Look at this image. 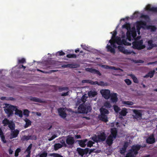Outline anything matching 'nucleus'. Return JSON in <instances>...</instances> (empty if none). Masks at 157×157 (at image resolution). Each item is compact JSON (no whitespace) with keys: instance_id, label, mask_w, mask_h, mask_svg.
Instances as JSON below:
<instances>
[{"instance_id":"f257e3e1","label":"nucleus","mask_w":157,"mask_h":157,"mask_svg":"<svg viewBox=\"0 0 157 157\" xmlns=\"http://www.w3.org/2000/svg\"><path fill=\"white\" fill-rule=\"evenodd\" d=\"M123 28H125L127 30L126 33L127 38L129 41L131 40L132 37L135 38L136 36V32L135 27H133L131 30L130 25L129 23H126L122 26Z\"/></svg>"},{"instance_id":"f03ea898","label":"nucleus","mask_w":157,"mask_h":157,"mask_svg":"<svg viewBox=\"0 0 157 157\" xmlns=\"http://www.w3.org/2000/svg\"><path fill=\"white\" fill-rule=\"evenodd\" d=\"M92 108L90 106L86 105L84 104L80 105L78 108V112L81 113L87 114L88 112L91 111Z\"/></svg>"},{"instance_id":"7ed1b4c3","label":"nucleus","mask_w":157,"mask_h":157,"mask_svg":"<svg viewBox=\"0 0 157 157\" xmlns=\"http://www.w3.org/2000/svg\"><path fill=\"white\" fill-rule=\"evenodd\" d=\"M132 44L133 48L138 50H140L145 48V45L143 44L142 40H135L132 43Z\"/></svg>"},{"instance_id":"20e7f679","label":"nucleus","mask_w":157,"mask_h":157,"mask_svg":"<svg viewBox=\"0 0 157 157\" xmlns=\"http://www.w3.org/2000/svg\"><path fill=\"white\" fill-rule=\"evenodd\" d=\"M141 147L140 145H134L132 146L131 149L128 151V152L131 153L132 154L136 155L138 154V151Z\"/></svg>"},{"instance_id":"39448f33","label":"nucleus","mask_w":157,"mask_h":157,"mask_svg":"<svg viewBox=\"0 0 157 157\" xmlns=\"http://www.w3.org/2000/svg\"><path fill=\"white\" fill-rule=\"evenodd\" d=\"M2 123L4 126H6L7 125L8 128H15V124L12 121H10L7 118H5L2 121Z\"/></svg>"},{"instance_id":"423d86ee","label":"nucleus","mask_w":157,"mask_h":157,"mask_svg":"<svg viewBox=\"0 0 157 157\" xmlns=\"http://www.w3.org/2000/svg\"><path fill=\"white\" fill-rule=\"evenodd\" d=\"M133 112L134 114L132 115L133 118L137 120H140L142 117V113L140 110L133 109Z\"/></svg>"},{"instance_id":"0eeeda50","label":"nucleus","mask_w":157,"mask_h":157,"mask_svg":"<svg viewBox=\"0 0 157 157\" xmlns=\"http://www.w3.org/2000/svg\"><path fill=\"white\" fill-rule=\"evenodd\" d=\"M16 106L10 105L7 107L5 109L6 113L7 114L8 117H10L13 114V112L15 109Z\"/></svg>"},{"instance_id":"6e6552de","label":"nucleus","mask_w":157,"mask_h":157,"mask_svg":"<svg viewBox=\"0 0 157 157\" xmlns=\"http://www.w3.org/2000/svg\"><path fill=\"white\" fill-rule=\"evenodd\" d=\"M146 25V22L144 21H138L137 23L136 28L137 32L138 34L140 33V30L141 28H144L143 26H145Z\"/></svg>"},{"instance_id":"1a4fd4ad","label":"nucleus","mask_w":157,"mask_h":157,"mask_svg":"<svg viewBox=\"0 0 157 157\" xmlns=\"http://www.w3.org/2000/svg\"><path fill=\"white\" fill-rule=\"evenodd\" d=\"M11 130L10 133V139H12L17 137L19 134V131L17 129L15 130V128H10Z\"/></svg>"},{"instance_id":"9d476101","label":"nucleus","mask_w":157,"mask_h":157,"mask_svg":"<svg viewBox=\"0 0 157 157\" xmlns=\"http://www.w3.org/2000/svg\"><path fill=\"white\" fill-rule=\"evenodd\" d=\"M36 137L35 135H24L21 138V140L23 142L24 141H27L28 140H36Z\"/></svg>"},{"instance_id":"9b49d317","label":"nucleus","mask_w":157,"mask_h":157,"mask_svg":"<svg viewBox=\"0 0 157 157\" xmlns=\"http://www.w3.org/2000/svg\"><path fill=\"white\" fill-rule=\"evenodd\" d=\"M115 43L114 42L112 43L111 45L113 48H112L110 45H107L106 48L108 52H110L111 53L114 54L115 53V50L114 48H117V46L115 44Z\"/></svg>"},{"instance_id":"f8f14e48","label":"nucleus","mask_w":157,"mask_h":157,"mask_svg":"<svg viewBox=\"0 0 157 157\" xmlns=\"http://www.w3.org/2000/svg\"><path fill=\"white\" fill-rule=\"evenodd\" d=\"M77 151L79 155L81 156H83L84 155L87 154L88 153L89 149L86 148L84 149L80 148H78L77 149Z\"/></svg>"},{"instance_id":"ddd939ff","label":"nucleus","mask_w":157,"mask_h":157,"mask_svg":"<svg viewBox=\"0 0 157 157\" xmlns=\"http://www.w3.org/2000/svg\"><path fill=\"white\" fill-rule=\"evenodd\" d=\"M102 96L106 99H108L110 98V91L109 90H105L101 92Z\"/></svg>"},{"instance_id":"4468645a","label":"nucleus","mask_w":157,"mask_h":157,"mask_svg":"<svg viewBox=\"0 0 157 157\" xmlns=\"http://www.w3.org/2000/svg\"><path fill=\"white\" fill-rule=\"evenodd\" d=\"M66 144L72 146L75 143V140L74 137L68 136L67 137L66 139Z\"/></svg>"},{"instance_id":"2eb2a0df","label":"nucleus","mask_w":157,"mask_h":157,"mask_svg":"<svg viewBox=\"0 0 157 157\" xmlns=\"http://www.w3.org/2000/svg\"><path fill=\"white\" fill-rule=\"evenodd\" d=\"M59 115L62 118H65L67 116V114L65 112L64 108H60L58 109Z\"/></svg>"},{"instance_id":"dca6fc26","label":"nucleus","mask_w":157,"mask_h":157,"mask_svg":"<svg viewBox=\"0 0 157 157\" xmlns=\"http://www.w3.org/2000/svg\"><path fill=\"white\" fill-rule=\"evenodd\" d=\"M117 48L121 52L123 53L124 54L126 55H129L131 54L132 52L128 51L127 49H125L124 47L121 46H119L117 47Z\"/></svg>"},{"instance_id":"f3484780","label":"nucleus","mask_w":157,"mask_h":157,"mask_svg":"<svg viewBox=\"0 0 157 157\" xmlns=\"http://www.w3.org/2000/svg\"><path fill=\"white\" fill-rule=\"evenodd\" d=\"M86 70L87 71L90 72L93 74H97L99 76L101 75V74L99 71L94 69L92 68H86Z\"/></svg>"},{"instance_id":"a211bd4d","label":"nucleus","mask_w":157,"mask_h":157,"mask_svg":"<svg viewBox=\"0 0 157 157\" xmlns=\"http://www.w3.org/2000/svg\"><path fill=\"white\" fill-rule=\"evenodd\" d=\"M111 134L109 135L113 137L114 139L116 138L117 134V128H111Z\"/></svg>"},{"instance_id":"6ab92c4d","label":"nucleus","mask_w":157,"mask_h":157,"mask_svg":"<svg viewBox=\"0 0 157 157\" xmlns=\"http://www.w3.org/2000/svg\"><path fill=\"white\" fill-rule=\"evenodd\" d=\"M98 139H99V141H104L106 138V136L104 132H102L98 136Z\"/></svg>"},{"instance_id":"aec40b11","label":"nucleus","mask_w":157,"mask_h":157,"mask_svg":"<svg viewBox=\"0 0 157 157\" xmlns=\"http://www.w3.org/2000/svg\"><path fill=\"white\" fill-rule=\"evenodd\" d=\"M87 141V139H85L84 140H78L77 141L78 142L79 145L82 147H84L86 146V142Z\"/></svg>"},{"instance_id":"412c9836","label":"nucleus","mask_w":157,"mask_h":157,"mask_svg":"<svg viewBox=\"0 0 157 157\" xmlns=\"http://www.w3.org/2000/svg\"><path fill=\"white\" fill-rule=\"evenodd\" d=\"M102 67L105 69H112L114 70H122L121 69L119 68H117L115 67L114 66H109L107 65H102Z\"/></svg>"},{"instance_id":"4be33fe9","label":"nucleus","mask_w":157,"mask_h":157,"mask_svg":"<svg viewBox=\"0 0 157 157\" xmlns=\"http://www.w3.org/2000/svg\"><path fill=\"white\" fill-rule=\"evenodd\" d=\"M114 139L113 137L109 135L106 140V142L108 145L110 146L112 144Z\"/></svg>"},{"instance_id":"5701e85b","label":"nucleus","mask_w":157,"mask_h":157,"mask_svg":"<svg viewBox=\"0 0 157 157\" xmlns=\"http://www.w3.org/2000/svg\"><path fill=\"white\" fill-rule=\"evenodd\" d=\"M110 98L111 101L113 102H116L117 101L118 99L116 93L111 94Z\"/></svg>"},{"instance_id":"b1692460","label":"nucleus","mask_w":157,"mask_h":157,"mask_svg":"<svg viewBox=\"0 0 157 157\" xmlns=\"http://www.w3.org/2000/svg\"><path fill=\"white\" fill-rule=\"evenodd\" d=\"M30 99L31 101H33L34 102L39 103H44V101L40 99L32 96L30 97Z\"/></svg>"},{"instance_id":"393cba45","label":"nucleus","mask_w":157,"mask_h":157,"mask_svg":"<svg viewBox=\"0 0 157 157\" xmlns=\"http://www.w3.org/2000/svg\"><path fill=\"white\" fill-rule=\"evenodd\" d=\"M147 143L149 144H153L155 142V139L153 136L148 137L146 140Z\"/></svg>"},{"instance_id":"a878e982","label":"nucleus","mask_w":157,"mask_h":157,"mask_svg":"<svg viewBox=\"0 0 157 157\" xmlns=\"http://www.w3.org/2000/svg\"><path fill=\"white\" fill-rule=\"evenodd\" d=\"M153 42V41L151 40H150L148 41L147 43L148 46V47L147 48L148 50H151L155 46Z\"/></svg>"},{"instance_id":"bb28decb","label":"nucleus","mask_w":157,"mask_h":157,"mask_svg":"<svg viewBox=\"0 0 157 157\" xmlns=\"http://www.w3.org/2000/svg\"><path fill=\"white\" fill-rule=\"evenodd\" d=\"M127 109L126 108H123L121 111L119 112L120 115L122 116H125L128 113Z\"/></svg>"},{"instance_id":"cd10ccee","label":"nucleus","mask_w":157,"mask_h":157,"mask_svg":"<svg viewBox=\"0 0 157 157\" xmlns=\"http://www.w3.org/2000/svg\"><path fill=\"white\" fill-rule=\"evenodd\" d=\"M100 111L101 115H106L109 113V111L107 109L103 108H101Z\"/></svg>"},{"instance_id":"c85d7f7f","label":"nucleus","mask_w":157,"mask_h":157,"mask_svg":"<svg viewBox=\"0 0 157 157\" xmlns=\"http://www.w3.org/2000/svg\"><path fill=\"white\" fill-rule=\"evenodd\" d=\"M114 41L117 44L119 45H122V40L120 37L118 36H116L114 39Z\"/></svg>"},{"instance_id":"c756f323","label":"nucleus","mask_w":157,"mask_h":157,"mask_svg":"<svg viewBox=\"0 0 157 157\" xmlns=\"http://www.w3.org/2000/svg\"><path fill=\"white\" fill-rule=\"evenodd\" d=\"M99 118L101 120L105 122L108 121V117L107 115H101L99 116Z\"/></svg>"},{"instance_id":"7c9ffc66","label":"nucleus","mask_w":157,"mask_h":157,"mask_svg":"<svg viewBox=\"0 0 157 157\" xmlns=\"http://www.w3.org/2000/svg\"><path fill=\"white\" fill-rule=\"evenodd\" d=\"M155 72V71L154 70L150 71L146 75L144 76V77L147 78L150 77V78H152Z\"/></svg>"},{"instance_id":"2f4dec72","label":"nucleus","mask_w":157,"mask_h":157,"mask_svg":"<svg viewBox=\"0 0 157 157\" xmlns=\"http://www.w3.org/2000/svg\"><path fill=\"white\" fill-rule=\"evenodd\" d=\"M15 111V115H18L20 117H23V114L22 111L21 110L18 109L16 107Z\"/></svg>"},{"instance_id":"473e14b6","label":"nucleus","mask_w":157,"mask_h":157,"mask_svg":"<svg viewBox=\"0 0 157 157\" xmlns=\"http://www.w3.org/2000/svg\"><path fill=\"white\" fill-rule=\"evenodd\" d=\"M97 94V92L95 91L91 90L88 92V95L89 97H94Z\"/></svg>"},{"instance_id":"72a5a7b5","label":"nucleus","mask_w":157,"mask_h":157,"mask_svg":"<svg viewBox=\"0 0 157 157\" xmlns=\"http://www.w3.org/2000/svg\"><path fill=\"white\" fill-rule=\"evenodd\" d=\"M26 63V59L24 58L17 59V63L18 64H23Z\"/></svg>"},{"instance_id":"f704fd0d","label":"nucleus","mask_w":157,"mask_h":157,"mask_svg":"<svg viewBox=\"0 0 157 157\" xmlns=\"http://www.w3.org/2000/svg\"><path fill=\"white\" fill-rule=\"evenodd\" d=\"M25 121L26 122V124L24 128H27L31 124V121L29 119L26 118L25 119Z\"/></svg>"},{"instance_id":"c9c22d12","label":"nucleus","mask_w":157,"mask_h":157,"mask_svg":"<svg viewBox=\"0 0 157 157\" xmlns=\"http://www.w3.org/2000/svg\"><path fill=\"white\" fill-rule=\"evenodd\" d=\"M62 145L59 143L56 144L54 145V149L55 151L58 150L59 149L62 147Z\"/></svg>"},{"instance_id":"e433bc0d","label":"nucleus","mask_w":157,"mask_h":157,"mask_svg":"<svg viewBox=\"0 0 157 157\" xmlns=\"http://www.w3.org/2000/svg\"><path fill=\"white\" fill-rule=\"evenodd\" d=\"M49 155L51 156H53V157H63L59 154L57 153H51Z\"/></svg>"},{"instance_id":"4c0bfd02","label":"nucleus","mask_w":157,"mask_h":157,"mask_svg":"<svg viewBox=\"0 0 157 157\" xmlns=\"http://www.w3.org/2000/svg\"><path fill=\"white\" fill-rule=\"evenodd\" d=\"M131 76L134 83H139L138 79L135 75H131Z\"/></svg>"},{"instance_id":"58836bf2","label":"nucleus","mask_w":157,"mask_h":157,"mask_svg":"<svg viewBox=\"0 0 157 157\" xmlns=\"http://www.w3.org/2000/svg\"><path fill=\"white\" fill-rule=\"evenodd\" d=\"M123 104L127 105H133L134 103L131 101H123L122 102Z\"/></svg>"},{"instance_id":"ea45409f","label":"nucleus","mask_w":157,"mask_h":157,"mask_svg":"<svg viewBox=\"0 0 157 157\" xmlns=\"http://www.w3.org/2000/svg\"><path fill=\"white\" fill-rule=\"evenodd\" d=\"M124 44L125 45H130L131 44L130 43L128 42L126 39H123L122 40V45Z\"/></svg>"},{"instance_id":"a19ab883","label":"nucleus","mask_w":157,"mask_h":157,"mask_svg":"<svg viewBox=\"0 0 157 157\" xmlns=\"http://www.w3.org/2000/svg\"><path fill=\"white\" fill-rule=\"evenodd\" d=\"M113 107L114 109L115 112L117 113H119V111H120L121 110L120 108L118 106L116 105H114Z\"/></svg>"},{"instance_id":"79ce46f5","label":"nucleus","mask_w":157,"mask_h":157,"mask_svg":"<svg viewBox=\"0 0 157 157\" xmlns=\"http://www.w3.org/2000/svg\"><path fill=\"white\" fill-rule=\"evenodd\" d=\"M67 57L68 58H76L77 57V56L75 54H68L67 55Z\"/></svg>"},{"instance_id":"37998d69","label":"nucleus","mask_w":157,"mask_h":157,"mask_svg":"<svg viewBox=\"0 0 157 157\" xmlns=\"http://www.w3.org/2000/svg\"><path fill=\"white\" fill-rule=\"evenodd\" d=\"M32 146L33 144H29V145L26 150V151L27 152H31V150L32 148Z\"/></svg>"},{"instance_id":"c03bdc74","label":"nucleus","mask_w":157,"mask_h":157,"mask_svg":"<svg viewBox=\"0 0 157 157\" xmlns=\"http://www.w3.org/2000/svg\"><path fill=\"white\" fill-rule=\"evenodd\" d=\"M29 111L28 109H25L23 111V114L26 117H28L29 115Z\"/></svg>"},{"instance_id":"a18cd8bd","label":"nucleus","mask_w":157,"mask_h":157,"mask_svg":"<svg viewBox=\"0 0 157 157\" xmlns=\"http://www.w3.org/2000/svg\"><path fill=\"white\" fill-rule=\"evenodd\" d=\"M108 85V83L107 82L105 83L104 82L102 81H100L99 82L98 85L104 86H107Z\"/></svg>"},{"instance_id":"49530a36","label":"nucleus","mask_w":157,"mask_h":157,"mask_svg":"<svg viewBox=\"0 0 157 157\" xmlns=\"http://www.w3.org/2000/svg\"><path fill=\"white\" fill-rule=\"evenodd\" d=\"M21 151V149L20 148H17L15 151L14 156L15 157H17L19 155V153Z\"/></svg>"},{"instance_id":"de8ad7c7","label":"nucleus","mask_w":157,"mask_h":157,"mask_svg":"<svg viewBox=\"0 0 157 157\" xmlns=\"http://www.w3.org/2000/svg\"><path fill=\"white\" fill-rule=\"evenodd\" d=\"M87 97L85 96V94L83 95L81 98V100L82 102L84 103L86 101Z\"/></svg>"},{"instance_id":"09e8293b","label":"nucleus","mask_w":157,"mask_h":157,"mask_svg":"<svg viewBox=\"0 0 157 157\" xmlns=\"http://www.w3.org/2000/svg\"><path fill=\"white\" fill-rule=\"evenodd\" d=\"M92 140L96 142H98V141H99V139H98V136L95 135V136L92 137Z\"/></svg>"},{"instance_id":"8fccbe9b","label":"nucleus","mask_w":157,"mask_h":157,"mask_svg":"<svg viewBox=\"0 0 157 157\" xmlns=\"http://www.w3.org/2000/svg\"><path fill=\"white\" fill-rule=\"evenodd\" d=\"M94 144V142L92 141H89L87 144V146L90 147H92L93 144Z\"/></svg>"},{"instance_id":"3c124183","label":"nucleus","mask_w":157,"mask_h":157,"mask_svg":"<svg viewBox=\"0 0 157 157\" xmlns=\"http://www.w3.org/2000/svg\"><path fill=\"white\" fill-rule=\"evenodd\" d=\"M48 155V153L46 151H44L43 153L40 154V157H47Z\"/></svg>"},{"instance_id":"603ef678","label":"nucleus","mask_w":157,"mask_h":157,"mask_svg":"<svg viewBox=\"0 0 157 157\" xmlns=\"http://www.w3.org/2000/svg\"><path fill=\"white\" fill-rule=\"evenodd\" d=\"M124 81L128 85H130L132 83L131 81L129 79H126L124 80Z\"/></svg>"},{"instance_id":"864d4df0","label":"nucleus","mask_w":157,"mask_h":157,"mask_svg":"<svg viewBox=\"0 0 157 157\" xmlns=\"http://www.w3.org/2000/svg\"><path fill=\"white\" fill-rule=\"evenodd\" d=\"M105 106L107 108H110L111 107V105L110 104V103L106 101L105 103Z\"/></svg>"},{"instance_id":"5fc2aeb1","label":"nucleus","mask_w":157,"mask_h":157,"mask_svg":"<svg viewBox=\"0 0 157 157\" xmlns=\"http://www.w3.org/2000/svg\"><path fill=\"white\" fill-rule=\"evenodd\" d=\"M126 148L123 147L120 149V153L121 154L124 153L126 151Z\"/></svg>"},{"instance_id":"6e6d98bb","label":"nucleus","mask_w":157,"mask_h":157,"mask_svg":"<svg viewBox=\"0 0 157 157\" xmlns=\"http://www.w3.org/2000/svg\"><path fill=\"white\" fill-rule=\"evenodd\" d=\"M57 54L59 56H62L65 55V53L63 52L62 51H61L57 52Z\"/></svg>"},{"instance_id":"4d7b16f0","label":"nucleus","mask_w":157,"mask_h":157,"mask_svg":"<svg viewBox=\"0 0 157 157\" xmlns=\"http://www.w3.org/2000/svg\"><path fill=\"white\" fill-rule=\"evenodd\" d=\"M0 136V137L1 138V140L3 142V143H6V141L5 140V136L4 135H3L1 136Z\"/></svg>"},{"instance_id":"13d9d810","label":"nucleus","mask_w":157,"mask_h":157,"mask_svg":"<svg viewBox=\"0 0 157 157\" xmlns=\"http://www.w3.org/2000/svg\"><path fill=\"white\" fill-rule=\"evenodd\" d=\"M140 17L141 18H144L145 19H147L149 18V16L147 15L142 14Z\"/></svg>"},{"instance_id":"bf43d9fd","label":"nucleus","mask_w":157,"mask_h":157,"mask_svg":"<svg viewBox=\"0 0 157 157\" xmlns=\"http://www.w3.org/2000/svg\"><path fill=\"white\" fill-rule=\"evenodd\" d=\"M151 10L153 12L157 13V7H152Z\"/></svg>"},{"instance_id":"052dcab7","label":"nucleus","mask_w":157,"mask_h":157,"mask_svg":"<svg viewBox=\"0 0 157 157\" xmlns=\"http://www.w3.org/2000/svg\"><path fill=\"white\" fill-rule=\"evenodd\" d=\"M59 89L60 91H62L67 90L68 89V88L67 87H60L59 88Z\"/></svg>"},{"instance_id":"680f3d73","label":"nucleus","mask_w":157,"mask_h":157,"mask_svg":"<svg viewBox=\"0 0 157 157\" xmlns=\"http://www.w3.org/2000/svg\"><path fill=\"white\" fill-rule=\"evenodd\" d=\"M113 33L112 35V39L115 38V37H116V35H117V31L115 30L113 31Z\"/></svg>"},{"instance_id":"e2e57ef3","label":"nucleus","mask_w":157,"mask_h":157,"mask_svg":"<svg viewBox=\"0 0 157 157\" xmlns=\"http://www.w3.org/2000/svg\"><path fill=\"white\" fill-rule=\"evenodd\" d=\"M150 29L151 31H155L156 30V28L155 26H151L150 27Z\"/></svg>"},{"instance_id":"0e129e2a","label":"nucleus","mask_w":157,"mask_h":157,"mask_svg":"<svg viewBox=\"0 0 157 157\" xmlns=\"http://www.w3.org/2000/svg\"><path fill=\"white\" fill-rule=\"evenodd\" d=\"M57 137L56 135H53L51 137L48 139V140L51 141L55 139L56 137Z\"/></svg>"},{"instance_id":"69168bd1","label":"nucleus","mask_w":157,"mask_h":157,"mask_svg":"<svg viewBox=\"0 0 157 157\" xmlns=\"http://www.w3.org/2000/svg\"><path fill=\"white\" fill-rule=\"evenodd\" d=\"M57 137L56 135H53L51 137L48 139V140L51 141L55 139L56 137Z\"/></svg>"},{"instance_id":"338daca9","label":"nucleus","mask_w":157,"mask_h":157,"mask_svg":"<svg viewBox=\"0 0 157 157\" xmlns=\"http://www.w3.org/2000/svg\"><path fill=\"white\" fill-rule=\"evenodd\" d=\"M129 145L128 143V142H126L124 143V144L123 147L125 148H127V147Z\"/></svg>"},{"instance_id":"774afa93","label":"nucleus","mask_w":157,"mask_h":157,"mask_svg":"<svg viewBox=\"0 0 157 157\" xmlns=\"http://www.w3.org/2000/svg\"><path fill=\"white\" fill-rule=\"evenodd\" d=\"M152 9V7H151L150 5H149L147 6L146 10H149L151 11V9Z\"/></svg>"}]
</instances>
